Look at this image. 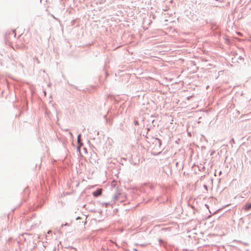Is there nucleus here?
Instances as JSON below:
<instances>
[{
	"label": "nucleus",
	"instance_id": "obj_6",
	"mask_svg": "<svg viewBox=\"0 0 251 251\" xmlns=\"http://www.w3.org/2000/svg\"><path fill=\"white\" fill-rule=\"evenodd\" d=\"M237 34L238 35H239V36H242V33H240V32H237Z\"/></svg>",
	"mask_w": 251,
	"mask_h": 251
},
{
	"label": "nucleus",
	"instance_id": "obj_1",
	"mask_svg": "<svg viewBox=\"0 0 251 251\" xmlns=\"http://www.w3.org/2000/svg\"><path fill=\"white\" fill-rule=\"evenodd\" d=\"M102 193V189H99L97 191L94 192L93 193V195L95 197H97L101 194Z\"/></svg>",
	"mask_w": 251,
	"mask_h": 251
},
{
	"label": "nucleus",
	"instance_id": "obj_8",
	"mask_svg": "<svg viewBox=\"0 0 251 251\" xmlns=\"http://www.w3.org/2000/svg\"><path fill=\"white\" fill-rule=\"evenodd\" d=\"M135 124L138 125V122H136L135 123Z\"/></svg>",
	"mask_w": 251,
	"mask_h": 251
},
{
	"label": "nucleus",
	"instance_id": "obj_4",
	"mask_svg": "<svg viewBox=\"0 0 251 251\" xmlns=\"http://www.w3.org/2000/svg\"><path fill=\"white\" fill-rule=\"evenodd\" d=\"M251 208V203H247L245 206V209L248 210Z\"/></svg>",
	"mask_w": 251,
	"mask_h": 251
},
{
	"label": "nucleus",
	"instance_id": "obj_2",
	"mask_svg": "<svg viewBox=\"0 0 251 251\" xmlns=\"http://www.w3.org/2000/svg\"><path fill=\"white\" fill-rule=\"evenodd\" d=\"M76 220L77 221H78V220H82L81 224H84L86 223L85 221H86V217L85 216H83V218H81V217H78L76 219Z\"/></svg>",
	"mask_w": 251,
	"mask_h": 251
},
{
	"label": "nucleus",
	"instance_id": "obj_7",
	"mask_svg": "<svg viewBox=\"0 0 251 251\" xmlns=\"http://www.w3.org/2000/svg\"><path fill=\"white\" fill-rule=\"evenodd\" d=\"M50 232H51V231H50V230H49V231L48 232V233H49H49H50Z\"/></svg>",
	"mask_w": 251,
	"mask_h": 251
},
{
	"label": "nucleus",
	"instance_id": "obj_3",
	"mask_svg": "<svg viewBox=\"0 0 251 251\" xmlns=\"http://www.w3.org/2000/svg\"><path fill=\"white\" fill-rule=\"evenodd\" d=\"M77 143L79 145L78 146V147L80 148V147L82 146V143H81L80 142V135H79L78 136H77Z\"/></svg>",
	"mask_w": 251,
	"mask_h": 251
},
{
	"label": "nucleus",
	"instance_id": "obj_5",
	"mask_svg": "<svg viewBox=\"0 0 251 251\" xmlns=\"http://www.w3.org/2000/svg\"><path fill=\"white\" fill-rule=\"evenodd\" d=\"M117 184V182L115 180H113L111 182V185L113 186H115Z\"/></svg>",
	"mask_w": 251,
	"mask_h": 251
}]
</instances>
